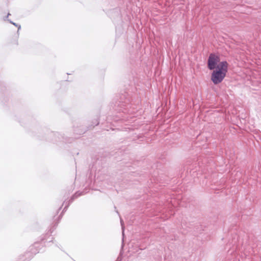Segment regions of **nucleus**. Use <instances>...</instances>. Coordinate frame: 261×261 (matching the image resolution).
Listing matches in <instances>:
<instances>
[{
  "label": "nucleus",
  "mask_w": 261,
  "mask_h": 261,
  "mask_svg": "<svg viewBox=\"0 0 261 261\" xmlns=\"http://www.w3.org/2000/svg\"><path fill=\"white\" fill-rule=\"evenodd\" d=\"M207 66L210 70H214L211 76V80L214 84L216 85L222 82L228 71V63L225 61L220 62L219 56L211 54L208 59Z\"/></svg>",
  "instance_id": "1"
}]
</instances>
